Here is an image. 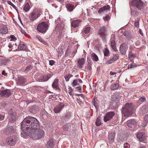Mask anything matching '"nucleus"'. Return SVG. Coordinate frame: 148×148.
I'll use <instances>...</instances> for the list:
<instances>
[{
    "label": "nucleus",
    "instance_id": "obj_27",
    "mask_svg": "<svg viewBox=\"0 0 148 148\" xmlns=\"http://www.w3.org/2000/svg\"><path fill=\"white\" fill-rule=\"evenodd\" d=\"M54 144L53 139L50 138L47 142V146L48 148H51L54 146Z\"/></svg>",
    "mask_w": 148,
    "mask_h": 148
},
{
    "label": "nucleus",
    "instance_id": "obj_35",
    "mask_svg": "<svg viewBox=\"0 0 148 148\" xmlns=\"http://www.w3.org/2000/svg\"><path fill=\"white\" fill-rule=\"evenodd\" d=\"M101 118L98 117L97 119L95 122V125L97 126H99L101 125Z\"/></svg>",
    "mask_w": 148,
    "mask_h": 148
},
{
    "label": "nucleus",
    "instance_id": "obj_33",
    "mask_svg": "<svg viewBox=\"0 0 148 148\" xmlns=\"http://www.w3.org/2000/svg\"><path fill=\"white\" fill-rule=\"evenodd\" d=\"M91 58L94 61L97 62L98 60V58L95 53H93L92 54Z\"/></svg>",
    "mask_w": 148,
    "mask_h": 148
},
{
    "label": "nucleus",
    "instance_id": "obj_16",
    "mask_svg": "<svg viewBox=\"0 0 148 148\" xmlns=\"http://www.w3.org/2000/svg\"><path fill=\"white\" fill-rule=\"evenodd\" d=\"M85 63V60L84 58H78L77 59V66L80 68H82Z\"/></svg>",
    "mask_w": 148,
    "mask_h": 148
},
{
    "label": "nucleus",
    "instance_id": "obj_26",
    "mask_svg": "<svg viewBox=\"0 0 148 148\" xmlns=\"http://www.w3.org/2000/svg\"><path fill=\"white\" fill-rule=\"evenodd\" d=\"M52 75L51 74L44 75L41 78L42 81L44 82L47 81L51 77Z\"/></svg>",
    "mask_w": 148,
    "mask_h": 148
},
{
    "label": "nucleus",
    "instance_id": "obj_9",
    "mask_svg": "<svg viewBox=\"0 0 148 148\" xmlns=\"http://www.w3.org/2000/svg\"><path fill=\"white\" fill-rule=\"evenodd\" d=\"M64 104L63 103L60 102L58 103L54 109V111L56 113H58L64 107Z\"/></svg>",
    "mask_w": 148,
    "mask_h": 148
},
{
    "label": "nucleus",
    "instance_id": "obj_30",
    "mask_svg": "<svg viewBox=\"0 0 148 148\" xmlns=\"http://www.w3.org/2000/svg\"><path fill=\"white\" fill-rule=\"evenodd\" d=\"M112 100L116 102H118L119 100V95H113L112 96Z\"/></svg>",
    "mask_w": 148,
    "mask_h": 148
},
{
    "label": "nucleus",
    "instance_id": "obj_43",
    "mask_svg": "<svg viewBox=\"0 0 148 148\" xmlns=\"http://www.w3.org/2000/svg\"><path fill=\"white\" fill-rule=\"evenodd\" d=\"M64 77L66 82L68 81L70 78L69 76V74H67L64 76Z\"/></svg>",
    "mask_w": 148,
    "mask_h": 148
},
{
    "label": "nucleus",
    "instance_id": "obj_62",
    "mask_svg": "<svg viewBox=\"0 0 148 148\" xmlns=\"http://www.w3.org/2000/svg\"><path fill=\"white\" fill-rule=\"evenodd\" d=\"M41 42L43 43L44 44L46 45L47 44V42L45 41L42 40V41H41Z\"/></svg>",
    "mask_w": 148,
    "mask_h": 148
},
{
    "label": "nucleus",
    "instance_id": "obj_21",
    "mask_svg": "<svg viewBox=\"0 0 148 148\" xmlns=\"http://www.w3.org/2000/svg\"><path fill=\"white\" fill-rule=\"evenodd\" d=\"M65 5L67 10L70 12L72 11L74 9L73 5L71 3H66Z\"/></svg>",
    "mask_w": 148,
    "mask_h": 148
},
{
    "label": "nucleus",
    "instance_id": "obj_49",
    "mask_svg": "<svg viewBox=\"0 0 148 148\" xmlns=\"http://www.w3.org/2000/svg\"><path fill=\"white\" fill-rule=\"evenodd\" d=\"M104 11H105V10H104L103 9V8L102 7L99 9L98 10V12L99 13H100L103 12Z\"/></svg>",
    "mask_w": 148,
    "mask_h": 148
},
{
    "label": "nucleus",
    "instance_id": "obj_6",
    "mask_svg": "<svg viewBox=\"0 0 148 148\" xmlns=\"http://www.w3.org/2000/svg\"><path fill=\"white\" fill-rule=\"evenodd\" d=\"M48 25L45 22H43L38 25L37 30L41 33H45L48 29Z\"/></svg>",
    "mask_w": 148,
    "mask_h": 148
},
{
    "label": "nucleus",
    "instance_id": "obj_23",
    "mask_svg": "<svg viewBox=\"0 0 148 148\" xmlns=\"http://www.w3.org/2000/svg\"><path fill=\"white\" fill-rule=\"evenodd\" d=\"M10 60L9 59H3L0 60V65L1 66L5 65L9 63Z\"/></svg>",
    "mask_w": 148,
    "mask_h": 148
},
{
    "label": "nucleus",
    "instance_id": "obj_61",
    "mask_svg": "<svg viewBox=\"0 0 148 148\" xmlns=\"http://www.w3.org/2000/svg\"><path fill=\"white\" fill-rule=\"evenodd\" d=\"M133 65L132 64H130L128 66V68H132L133 67Z\"/></svg>",
    "mask_w": 148,
    "mask_h": 148
},
{
    "label": "nucleus",
    "instance_id": "obj_28",
    "mask_svg": "<svg viewBox=\"0 0 148 148\" xmlns=\"http://www.w3.org/2000/svg\"><path fill=\"white\" fill-rule=\"evenodd\" d=\"M72 128V126L68 125H65L63 126V129L64 131H70L73 130Z\"/></svg>",
    "mask_w": 148,
    "mask_h": 148
},
{
    "label": "nucleus",
    "instance_id": "obj_42",
    "mask_svg": "<svg viewBox=\"0 0 148 148\" xmlns=\"http://www.w3.org/2000/svg\"><path fill=\"white\" fill-rule=\"evenodd\" d=\"M114 61L112 58L110 59L109 60L106 61L105 62L106 64H109L113 62Z\"/></svg>",
    "mask_w": 148,
    "mask_h": 148
},
{
    "label": "nucleus",
    "instance_id": "obj_29",
    "mask_svg": "<svg viewBox=\"0 0 148 148\" xmlns=\"http://www.w3.org/2000/svg\"><path fill=\"white\" fill-rule=\"evenodd\" d=\"M119 50L120 52L122 54L125 55V54L126 50V48L123 45H120Z\"/></svg>",
    "mask_w": 148,
    "mask_h": 148
},
{
    "label": "nucleus",
    "instance_id": "obj_50",
    "mask_svg": "<svg viewBox=\"0 0 148 148\" xmlns=\"http://www.w3.org/2000/svg\"><path fill=\"white\" fill-rule=\"evenodd\" d=\"M112 58L113 61H114L116 60L118 58V57L117 55H115L113 56V58Z\"/></svg>",
    "mask_w": 148,
    "mask_h": 148
},
{
    "label": "nucleus",
    "instance_id": "obj_63",
    "mask_svg": "<svg viewBox=\"0 0 148 148\" xmlns=\"http://www.w3.org/2000/svg\"><path fill=\"white\" fill-rule=\"evenodd\" d=\"M76 88H77V89L79 90H80L81 89V88L80 86H77L76 87Z\"/></svg>",
    "mask_w": 148,
    "mask_h": 148
},
{
    "label": "nucleus",
    "instance_id": "obj_7",
    "mask_svg": "<svg viewBox=\"0 0 148 148\" xmlns=\"http://www.w3.org/2000/svg\"><path fill=\"white\" fill-rule=\"evenodd\" d=\"M144 4V3L141 0H132L131 2L132 6L136 7L139 10L143 8Z\"/></svg>",
    "mask_w": 148,
    "mask_h": 148
},
{
    "label": "nucleus",
    "instance_id": "obj_64",
    "mask_svg": "<svg viewBox=\"0 0 148 148\" xmlns=\"http://www.w3.org/2000/svg\"><path fill=\"white\" fill-rule=\"evenodd\" d=\"M5 71H3L2 72V74L3 75H5Z\"/></svg>",
    "mask_w": 148,
    "mask_h": 148
},
{
    "label": "nucleus",
    "instance_id": "obj_8",
    "mask_svg": "<svg viewBox=\"0 0 148 148\" xmlns=\"http://www.w3.org/2000/svg\"><path fill=\"white\" fill-rule=\"evenodd\" d=\"M16 142V140L14 136H9L8 138L6 140V142L7 144L11 146L14 145Z\"/></svg>",
    "mask_w": 148,
    "mask_h": 148
},
{
    "label": "nucleus",
    "instance_id": "obj_40",
    "mask_svg": "<svg viewBox=\"0 0 148 148\" xmlns=\"http://www.w3.org/2000/svg\"><path fill=\"white\" fill-rule=\"evenodd\" d=\"M32 69V67L31 66H28L26 68L25 71V72L26 73H27L30 70Z\"/></svg>",
    "mask_w": 148,
    "mask_h": 148
},
{
    "label": "nucleus",
    "instance_id": "obj_10",
    "mask_svg": "<svg viewBox=\"0 0 148 148\" xmlns=\"http://www.w3.org/2000/svg\"><path fill=\"white\" fill-rule=\"evenodd\" d=\"M115 114V113L113 112H108L104 117L103 119L104 121L106 122L111 120Z\"/></svg>",
    "mask_w": 148,
    "mask_h": 148
},
{
    "label": "nucleus",
    "instance_id": "obj_5",
    "mask_svg": "<svg viewBox=\"0 0 148 148\" xmlns=\"http://www.w3.org/2000/svg\"><path fill=\"white\" fill-rule=\"evenodd\" d=\"M41 10L40 9H34L30 14L29 18L30 21H34L40 16Z\"/></svg>",
    "mask_w": 148,
    "mask_h": 148
},
{
    "label": "nucleus",
    "instance_id": "obj_39",
    "mask_svg": "<svg viewBox=\"0 0 148 148\" xmlns=\"http://www.w3.org/2000/svg\"><path fill=\"white\" fill-rule=\"evenodd\" d=\"M7 2L8 4L11 5L16 10L17 12H18L17 10L16 9V7L10 1H7Z\"/></svg>",
    "mask_w": 148,
    "mask_h": 148
},
{
    "label": "nucleus",
    "instance_id": "obj_32",
    "mask_svg": "<svg viewBox=\"0 0 148 148\" xmlns=\"http://www.w3.org/2000/svg\"><path fill=\"white\" fill-rule=\"evenodd\" d=\"M111 46L113 50L115 51L116 50V43L115 41L114 40H112L111 42Z\"/></svg>",
    "mask_w": 148,
    "mask_h": 148
},
{
    "label": "nucleus",
    "instance_id": "obj_47",
    "mask_svg": "<svg viewBox=\"0 0 148 148\" xmlns=\"http://www.w3.org/2000/svg\"><path fill=\"white\" fill-rule=\"evenodd\" d=\"M110 17L109 15H107L105 17L103 18V19L105 21H108L110 19Z\"/></svg>",
    "mask_w": 148,
    "mask_h": 148
},
{
    "label": "nucleus",
    "instance_id": "obj_2",
    "mask_svg": "<svg viewBox=\"0 0 148 148\" xmlns=\"http://www.w3.org/2000/svg\"><path fill=\"white\" fill-rule=\"evenodd\" d=\"M37 127L36 129L34 130V131L31 132L28 135L33 139L37 140L42 138L44 135V131L40 129H38Z\"/></svg>",
    "mask_w": 148,
    "mask_h": 148
},
{
    "label": "nucleus",
    "instance_id": "obj_38",
    "mask_svg": "<svg viewBox=\"0 0 148 148\" xmlns=\"http://www.w3.org/2000/svg\"><path fill=\"white\" fill-rule=\"evenodd\" d=\"M72 85L73 86H75L76 85H79V84L78 83L77 79H75L73 80V82L72 83Z\"/></svg>",
    "mask_w": 148,
    "mask_h": 148
},
{
    "label": "nucleus",
    "instance_id": "obj_37",
    "mask_svg": "<svg viewBox=\"0 0 148 148\" xmlns=\"http://www.w3.org/2000/svg\"><path fill=\"white\" fill-rule=\"evenodd\" d=\"M109 51L108 49H106L103 51V53L104 56H107L109 53Z\"/></svg>",
    "mask_w": 148,
    "mask_h": 148
},
{
    "label": "nucleus",
    "instance_id": "obj_1",
    "mask_svg": "<svg viewBox=\"0 0 148 148\" xmlns=\"http://www.w3.org/2000/svg\"><path fill=\"white\" fill-rule=\"evenodd\" d=\"M39 126L38 121L36 118L29 116L25 118L21 122V128L24 132L28 135Z\"/></svg>",
    "mask_w": 148,
    "mask_h": 148
},
{
    "label": "nucleus",
    "instance_id": "obj_31",
    "mask_svg": "<svg viewBox=\"0 0 148 148\" xmlns=\"http://www.w3.org/2000/svg\"><path fill=\"white\" fill-rule=\"evenodd\" d=\"M119 86V84L117 83L112 84L110 87L111 89L114 90L116 89Z\"/></svg>",
    "mask_w": 148,
    "mask_h": 148
},
{
    "label": "nucleus",
    "instance_id": "obj_20",
    "mask_svg": "<svg viewBox=\"0 0 148 148\" xmlns=\"http://www.w3.org/2000/svg\"><path fill=\"white\" fill-rule=\"evenodd\" d=\"M136 137L140 142L144 141L146 139L145 136L144 135L143 133L140 132L137 134Z\"/></svg>",
    "mask_w": 148,
    "mask_h": 148
},
{
    "label": "nucleus",
    "instance_id": "obj_41",
    "mask_svg": "<svg viewBox=\"0 0 148 148\" xmlns=\"http://www.w3.org/2000/svg\"><path fill=\"white\" fill-rule=\"evenodd\" d=\"M102 8H103L105 11L109 10L110 8V6L109 5H105Z\"/></svg>",
    "mask_w": 148,
    "mask_h": 148
},
{
    "label": "nucleus",
    "instance_id": "obj_14",
    "mask_svg": "<svg viewBox=\"0 0 148 148\" xmlns=\"http://www.w3.org/2000/svg\"><path fill=\"white\" fill-rule=\"evenodd\" d=\"M130 51H129L128 54V58L131 61L133 60V59L136 57V55L134 53V51L132 49H130Z\"/></svg>",
    "mask_w": 148,
    "mask_h": 148
},
{
    "label": "nucleus",
    "instance_id": "obj_57",
    "mask_svg": "<svg viewBox=\"0 0 148 148\" xmlns=\"http://www.w3.org/2000/svg\"><path fill=\"white\" fill-rule=\"evenodd\" d=\"M37 38L40 42L42 40L40 36H37Z\"/></svg>",
    "mask_w": 148,
    "mask_h": 148
},
{
    "label": "nucleus",
    "instance_id": "obj_11",
    "mask_svg": "<svg viewBox=\"0 0 148 148\" xmlns=\"http://www.w3.org/2000/svg\"><path fill=\"white\" fill-rule=\"evenodd\" d=\"M16 114L12 110H10L9 116V122L12 123L16 120Z\"/></svg>",
    "mask_w": 148,
    "mask_h": 148
},
{
    "label": "nucleus",
    "instance_id": "obj_36",
    "mask_svg": "<svg viewBox=\"0 0 148 148\" xmlns=\"http://www.w3.org/2000/svg\"><path fill=\"white\" fill-rule=\"evenodd\" d=\"M90 28L89 27H87L84 29L83 32L85 34H88L90 32Z\"/></svg>",
    "mask_w": 148,
    "mask_h": 148
},
{
    "label": "nucleus",
    "instance_id": "obj_60",
    "mask_svg": "<svg viewBox=\"0 0 148 148\" xmlns=\"http://www.w3.org/2000/svg\"><path fill=\"white\" fill-rule=\"evenodd\" d=\"M110 74L111 75H114L116 74V73L112 71H111L110 73Z\"/></svg>",
    "mask_w": 148,
    "mask_h": 148
},
{
    "label": "nucleus",
    "instance_id": "obj_55",
    "mask_svg": "<svg viewBox=\"0 0 148 148\" xmlns=\"http://www.w3.org/2000/svg\"><path fill=\"white\" fill-rule=\"evenodd\" d=\"M69 94L72 96V92L73 91V90L72 89H70L69 90Z\"/></svg>",
    "mask_w": 148,
    "mask_h": 148
},
{
    "label": "nucleus",
    "instance_id": "obj_17",
    "mask_svg": "<svg viewBox=\"0 0 148 148\" xmlns=\"http://www.w3.org/2000/svg\"><path fill=\"white\" fill-rule=\"evenodd\" d=\"M8 32V28L6 25H2L0 27V33L5 34Z\"/></svg>",
    "mask_w": 148,
    "mask_h": 148
},
{
    "label": "nucleus",
    "instance_id": "obj_34",
    "mask_svg": "<svg viewBox=\"0 0 148 148\" xmlns=\"http://www.w3.org/2000/svg\"><path fill=\"white\" fill-rule=\"evenodd\" d=\"M30 7L29 3L27 2V3L25 5L23 10L25 12L28 11L30 9Z\"/></svg>",
    "mask_w": 148,
    "mask_h": 148
},
{
    "label": "nucleus",
    "instance_id": "obj_58",
    "mask_svg": "<svg viewBox=\"0 0 148 148\" xmlns=\"http://www.w3.org/2000/svg\"><path fill=\"white\" fill-rule=\"evenodd\" d=\"M10 37V38L12 40L14 39L15 38V36L14 35H11Z\"/></svg>",
    "mask_w": 148,
    "mask_h": 148
},
{
    "label": "nucleus",
    "instance_id": "obj_19",
    "mask_svg": "<svg viewBox=\"0 0 148 148\" xmlns=\"http://www.w3.org/2000/svg\"><path fill=\"white\" fill-rule=\"evenodd\" d=\"M115 136V134L114 133H112L108 135V139L110 143H112L114 142Z\"/></svg>",
    "mask_w": 148,
    "mask_h": 148
},
{
    "label": "nucleus",
    "instance_id": "obj_56",
    "mask_svg": "<svg viewBox=\"0 0 148 148\" xmlns=\"http://www.w3.org/2000/svg\"><path fill=\"white\" fill-rule=\"evenodd\" d=\"M4 119V116H2L0 114V121H2Z\"/></svg>",
    "mask_w": 148,
    "mask_h": 148
},
{
    "label": "nucleus",
    "instance_id": "obj_24",
    "mask_svg": "<svg viewBox=\"0 0 148 148\" xmlns=\"http://www.w3.org/2000/svg\"><path fill=\"white\" fill-rule=\"evenodd\" d=\"M135 123L136 121L134 120H130L127 121V125L129 127H132L134 126Z\"/></svg>",
    "mask_w": 148,
    "mask_h": 148
},
{
    "label": "nucleus",
    "instance_id": "obj_44",
    "mask_svg": "<svg viewBox=\"0 0 148 148\" xmlns=\"http://www.w3.org/2000/svg\"><path fill=\"white\" fill-rule=\"evenodd\" d=\"M124 148H130V146L128 143H126L124 144Z\"/></svg>",
    "mask_w": 148,
    "mask_h": 148
},
{
    "label": "nucleus",
    "instance_id": "obj_13",
    "mask_svg": "<svg viewBox=\"0 0 148 148\" xmlns=\"http://www.w3.org/2000/svg\"><path fill=\"white\" fill-rule=\"evenodd\" d=\"M26 81V79L25 78L19 77L18 78L17 84L20 85H26L27 84Z\"/></svg>",
    "mask_w": 148,
    "mask_h": 148
},
{
    "label": "nucleus",
    "instance_id": "obj_53",
    "mask_svg": "<svg viewBox=\"0 0 148 148\" xmlns=\"http://www.w3.org/2000/svg\"><path fill=\"white\" fill-rule=\"evenodd\" d=\"M54 61L53 60H50L49 61V64L51 66L53 65L54 63Z\"/></svg>",
    "mask_w": 148,
    "mask_h": 148
},
{
    "label": "nucleus",
    "instance_id": "obj_25",
    "mask_svg": "<svg viewBox=\"0 0 148 148\" xmlns=\"http://www.w3.org/2000/svg\"><path fill=\"white\" fill-rule=\"evenodd\" d=\"M58 85V79H55L52 84V87L56 90H57L59 89Z\"/></svg>",
    "mask_w": 148,
    "mask_h": 148
},
{
    "label": "nucleus",
    "instance_id": "obj_45",
    "mask_svg": "<svg viewBox=\"0 0 148 148\" xmlns=\"http://www.w3.org/2000/svg\"><path fill=\"white\" fill-rule=\"evenodd\" d=\"M80 98H77V102L80 105H82L83 103L82 101L79 99Z\"/></svg>",
    "mask_w": 148,
    "mask_h": 148
},
{
    "label": "nucleus",
    "instance_id": "obj_4",
    "mask_svg": "<svg viewBox=\"0 0 148 148\" xmlns=\"http://www.w3.org/2000/svg\"><path fill=\"white\" fill-rule=\"evenodd\" d=\"M97 34L102 40H106V37L108 35L106 27L104 26L101 27L98 31Z\"/></svg>",
    "mask_w": 148,
    "mask_h": 148
},
{
    "label": "nucleus",
    "instance_id": "obj_46",
    "mask_svg": "<svg viewBox=\"0 0 148 148\" xmlns=\"http://www.w3.org/2000/svg\"><path fill=\"white\" fill-rule=\"evenodd\" d=\"M87 69L88 70H90L91 69V64L89 62H88L87 66Z\"/></svg>",
    "mask_w": 148,
    "mask_h": 148
},
{
    "label": "nucleus",
    "instance_id": "obj_3",
    "mask_svg": "<svg viewBox=\"0 0 148 148\" xmlns=\"http://www.w3.org/2000/svg\"><path fill=\"white\" fill-rule=\"evenodd\" d=\"M133 109L132 104L127 103L123 107L122 112L124 114L125 116H130L133 113Z\"/></svg>",
    "mask_w": 148,
    "mask_h": 148
},
{
    "label": "nucleus",
    "instance_id": "obj_51",
    "mask_svg": "<svg viewBox=\"0 0 148 148\" xmlns=\"http://www.w3.org/2000/svg\"><path fill=\"white\" fill-rule=\"evenodd\" d=\"M144 120L146 122H148V114L145 116L144 117Z\"/></svg>",
    "mask_w": 148,
    "mask_h": 148
},
{
    "label": "nucleus",
    "instance_id": "obj_54",
    "mask_svg": "<svg viewBox=\"0 0 148 148\" xmlns=\"http://www.w3.org/2000/svg\"><path fill=\"white\" fill-rule=\"evenodd\" d=\"M92 103H93V104L94 105V106L95 107L96 109L97 110V109H98V106H97V105L96 103L95 102L93 101L92 102Z\"/></svg>",
    "mask_w": 148,
    "mask_h": 148
},
{
    "label": "nucleus",
    "instance_id": "obj_48",
    "mask_svg": "<svg viewBox=\"0 0 148 148\" xmlns=\"http://www.w3.org/2000/svg\"><path fill=\"white\" fill-rule=\"evenodd\" d=\"M139 100L141 102H144L146 101L145 98L143 97H141L139 99Z\"/></svg>",
    "mask_w": 148,
    "mask_h": 148
},
{
    "label": "nucleus",
    "instance_id": "obj_22",
    "mask_svg": "<svg viewBox=\"0 0 148 148\" xmlns=\"http://www.w3.org/2000/svg\"><path fill=\"white\" fill-rule=\"evenodd\" d=\"M26 48V46L25 43L23 42H21L18 47V49L19 50H25Z\"/></svg>",
    "mask_w": 148,
    "mask_h": 148
},
{
    "label": "nucleus",
    "instance_id": "obj_59",
    "mask_svg": "<svg viewBox=\"0 0 148 148\" xmlns=\"http://www.w3.org/2000/svg\"><path fill=\"white\" fill-rule=\"evenodd\" d=\"M139 32L140 34L142 36H143V34L142 33V31L141 29H140L139 30Z\"/></svg>",
    "mask_w": 148,
    "mask_h": 148
},
{
    "label": "nucleus",
    "instance_id": "obj_18",
    "mask_svg": "<svg viewBox=\"0 0 148 148\" xmlns=\"http://www.w3.org/2000/svg\"><path fill=\"white\" fill-rule=\"evenodd\" d=\"M14 131V129L12 126H8L7 128L4 130L5 134H9L13 132Z\"/></svg>",
    "mask_w": 148,
    "mask_h": 148
},
{
    "label": "nucleus",
    "instance_id": "obj_15",
    "mask_svg": "<svg viewBox=\"0 0 148 148\" xmlns=\"http://www.w3.org/2000/svg\"><path fill=\"white\" fill-rule=\"evenodd\" d=\"M82 21L80 19H77L73 21L71 23V26L74 28H76L80 25Z\"/></svg>",
    "mask_w": 148,
    "mask_h": 148
},
{
    "label": "nucleus",
    "instance_id": "obj_12",
    "mask_svg": "<svg viewBox=\"0 0 148 148\" xmlns=\"http://www.w3.org/2000/svg\"><path fill=\"white\" fill-rule=\"evenodd\" d=\"M11 95L10 91L9 90H4L0 92V95L3 97H7Z\"/></svg>",
    "mask_w": 148,
    "mask_h": 148
},
{
    "label": "nucleus",
    "instance_id": "obj_52",
    "mask_svg": "<svg viewBox=\"0 0 148 148\" xmlns=\"http://www.w3.org/2000/svg\"><path fill=\"white\" fill-rule=\"evenodd\" d=\"M134 25L136 27H138L139 26V21H138V20H137L135 22Z\"/></svg>",
    "mask_w": 148,
    "mask_h": 148
}]
</instances>
